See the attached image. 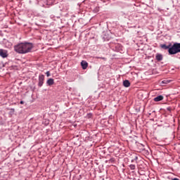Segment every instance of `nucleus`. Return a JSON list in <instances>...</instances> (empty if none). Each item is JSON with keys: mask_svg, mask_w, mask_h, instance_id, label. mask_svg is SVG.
Wrapping results in <instances>:
<instances>
[{"mask_svg": "<svg viewBox=\"0 0 180 180\" xmlns=\"http://www.w3.org/2000/svg\"><path fill=\"white\" fill-rule=\"evenodd\" d=\"M33 49V44L30 42H22L14 46V50L15 53L18 54H27L30 53Z\"/></svg>", "mask_w": 180, "mask_h": 180, "instance_id": "1", "label": "nucleus"}, {"mask_svg": "<svg viewBox=\"0 0 180 180\" xmlns=\"http://www.w3.org/2000/svg\"><path fill=\"white\" fill-rule=\"evenodd\" d=\"M160 47L162 50H168L169 56H174L180 53V43L175 42L173 45L169 43L168 45L165 44H160Z\"/></svg>", "mask_w": 180, "mask_h": 180, "instance_id": "2", "label": "nucleus"}, {"mask_svg": "<svg viewBox=\"0 0 180 180\" xmlns=\"http://www.w3.org/2000/svg\"><path fill=\"white\" fill-rule=\"evenodd\" d=\"M43 84H44V75H39L38 79V86L41 88V86H43Z\"/></svg>", "mask_w": 180, "mask_h": 180, "instance_id": "3", "label": "nucleus"}, {"mask_svg": "<svg viewBox=\"0 0 180 180\" xmlns=\"http://www.w3.org/2000/svg\"><path fill=\"white\" fill-rule=\"evenodd\" d=\"M0 56L3 58H6L8 53L4 49H0Z\"/></svg>", "mask_w": 180, "mask_h": 180, "instance_id": "4", "label": "nucleus"}, {"mask_svg": "<svg viewBox=\"0 0 180 180\" xmlns=\"http://www.w3.org/2000/svg\"><path fill=\"white\" fill-rule=\"evenodd\" d=\"M81 66L82 68V70H86V68H88V62L82 60L81 62Z\"/></svg>", "mask_w": 180, "mask_h": 180, "instance_id": "5", "label": "nucleus"}, {"mask_svg": "<svg viewBox=\"0 0 180 180\" xmlns=\"http://www.w3.org/2000/svg\"><path fill=\"white\" fill-rule=\"evenodd\" d=\"M46 84L49 86H51V85H54V79L50 78L46 81Z\"/></svg>", "mask_w": 180, "mask_h": 180, "instance_id": "6", "label": "nucleus"}, {"mask_svg": "<svg viewBox=\"0 0 180 180\" xmlns=\"http://www.w3.org/2000/svg\"><path fill=\"white\" fill-rule=\"evenodd\" d=\"M162 58H163L162 54L156 53L155 59L157 60V61H162Z\"/></svg>", "mask_w": 180, "mask_h": 180, "instance_id": "7", "label": "nucleus"}, {"mask_svg": "<svg viewBox=\"0 0 180 180\" xmlns=\"http://www.w3.org/2000/svg\"><path fill=\"white\" fill-rule=\"evenodd\" d=\"M164 99V96L160 95V96H158L157 97L154 98L153 101L155 102H160L161 101H162Z\"/></svg>", "mask_w": 180, "mask_h": 180, "instance_id": "8", "label": "nucleus"}, {"mask_svg": "<svg viewBox=\"0 0 180 180\" xmlns=\"http://www.w3.org/2000/svg\"><path fill=\"white\" fill-rule=\"evenodd\" d=\"M123 85L125 86V88H129V86H130V82L126 79L123 82Z\"/></svg>", "mask_w": 180, "mask_h": 180, "instance_id": "9", "label": "nucleus"}, {"mask_svg": "<svg viewBox=\"0 0 180 180\" xmlns=\"http://www.w3.org/2000/svg\"><path fill=\"white\" fill-rule=\"evenodd\" d=\"M129 167L130 168V169L134 170L136 169V165H129Z\"/></svg>", "mask_w": 180, "mask_h": 180, "instance_id": "10", "label": "nucleus"}, {"mask_svg": "<svg viewBox=\"0 0 180 180\" xmlns=\"http://www.w3.org/2000/svg\"><path fill=\"white\" fill-rule=\"evenodd\" d=\"M13 113H15V110L14 108H11L10 109V112H9V115H13Z\"/></svg>", "mask_w": 180, "mask_h": 180, "instance_id": "11", "label": "nucleus"}, {"mask_svg": "<svg viewBox=\"0 0 180 180\" xmlns=\"http://www.w3.org/2000/svg\"><path fill=\"white\" fill-rule=\"evenodd\" d=\"M169 82H171V80H163L162 84H169Z\"/></svg>", "mask_w": 180, "mask_h": 180, "instance_id": "12", "label": "nucleus"}, {"mask_svg": "<svg viewBox=\"0 0 180 180\" xmlns=\"http://www.w3.org/2000/svg\"><path fill=\"white\" fill-rule=\"evenodd\" d=\"M94 12L95 13L99 12V8L96 7V8L94 10Z\"/></svg>", "mask_w": 180, "mask_h": 180, "instance_id": "13", "label": "nucleus"}, {"mask_svg": "<svg viewBox=\"0 0 180 180\" xmlns=\"http://www.w3.org/2000/svg\"><path fill=\"white\" fill-rule=\"evenodd\" d=\"M137 160H139V157L135 156V158L133 160H131V162H133L134 161H137Z\"/></svg>", "mask_w": 180, "mask_h": 180, "instance_id": "14", "label": "nucleus"}, {"mask_svg": "<svg viewBox=\"0 0 180 180\" xmlns=\"http://www.w3.org/2000/svg\"><path fill=\"white\" fill-rule=\"evenodd\" d=\"M87 117L88 119H91V117H92V113L87 114Z\"/></svg>", "mask_w": 180, "mask_h": 180, "instance_id": "15", "label": "nucleus"}, {"mask_svg": "<svg viewBox=\"0 0 180 180\" xmlns=\"http://www.w3.org/2000/svg\"><path fill=\"white\" fill-rule=\"evenodd\" d=\"M46 77H50V72L49 71H47L46 72Z\"/></svg>", "mask_w": 180, "mask_h": 180, "instance_id": "16", "label": "nucleus"}, {"mask_svg": "<svg viewBox=\"0 0 180 180\" xmlns=\"http://www.w3.org/2000/svg\"><path fill=\"white\" fill-rule=\"evenodd\" d=\"M110 162H115V159L114 158H111L110 159Z\"/></svg>", "mask_w": 180, "mask_h": 180, "instance_id": "17", "label": "nucleus"}, {"mask_svg": "<svg viewBox=\"0 0 180 180\" xmlns=\"http://www.w3.org/2000/svg\"><path fill=\"white\" fill-rule=\"evenodd\" d=\"M167 110L169 112H171V108H170V107H168V108H167Z\"/></svg>", "mask_w": 180, "mask_h": 180, "instance_id": "18", "label": "nucleus"}, {"mask_svg": "<svg viewBox=\"0 0 180 180\" xmlns=\"http://www.w3.org/2000/svg\"><path fill=\"white\" fill-rule=\"evenodd\" d=\"M96 58H101L102 60H105V58H101V57H96Z\"/></svg>", "mask_w": 180, "mask_h": 180, "instance_id": "19", "label": "nucleus"}, {"mask_svg": "<svg viewBox=\"0 0 180 180\" xmlns=\"http://www.w3.org/2000/svg\"><path fill=\"white\" fill-rule=\"evenodd\" d=\"M20 105H23V103H25V102H24L23 101H21L20 102Z\"/></svg>", "mask_w": 180, "mask_h": 180, "instance_id": "20", "label": "nucleus"}, {"mask_svg": "<svg viewBox=\"0 0 180 180\" xmlns=\"http://www.w3.org/2000/svg\"><path fill=\"white\" fill-rule=\"evenodd\" d=\"M167 178H168V179H169V176H168Z\"/></svg>", "mask_w": 180, "mask_h": 180, "instance_id": "21", "label": "nucleus"}]
</instances>
